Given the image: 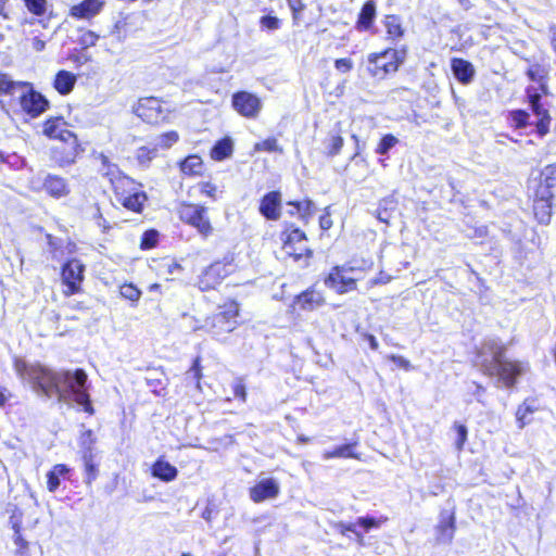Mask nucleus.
Segmentation results:
<instances>
[{
    "label": "nucleus",
    "mask_w": 556,
    "mask_h": 556,
    "mask_svg": "<svg viewBox=\"0 0 556 556\" xmlns=\"http://www.w3.org/2000/svg\"><path fill=\"white\" fill-rule=\"evenodd\" d=\"M119 294L123 299L129 301L132 306H137L140 298H141V290L135 286L132 282H124L119 287Z\"/></svg>",
    "instance_id": "49530a36"
},
{
    "label": "nucleus",
    "mask_w": 556,
    "mask_h": 556,
    "mask_svg": "<svg viewBox=\"0 0 556 556\" xmlns=\"http://www.w3.org/2000/svg\"><path fill=\"white\" fill-rule=\"evenodd\" d=\"M506 352V345L497 339L485 340L476 348L481 372L490 378H498L506 388H513L522 374V366L520 362L507 358Z\"/></svg>",
    "instance_id": "f03ea898"
},
{
    "label": "nucleus",
    "mask_w": 556,
    "mask_h": 556,
    "mask_svg": "<svg viewBox=\"0 0 556 556\" xmlns=\"http://www.w3.org/2000/svg\"><path fill=\"white\" fill-rule=\"evenodd\" d=\"M456 531L455 509H443L440 513V520L435 526V540L439 543H452Z\"/></svg>",
    "instance_id": "4be33fe9"
},
{
    "label": "nucleus",
    "mask_w": 556,
    "mask_h": 556,
    "mask_svg": "<svg viewBox=\"0 0 556 556\" xmlns=\"http://www.w3.org/2000/svg\"><path fill=\"white\" fill-rule=\"evenodd\" d=\"M358 445L357 441L349 442L339 446L333 447L332 450L325 451L323 453L324 459H332V458H353L361 459V454L355 450Z\"/></svg>",
    "instance_id": "2f4dec72"
},
{
    "label": "nucleus",
    "mask_w": 556,
    "mask_h": 556,
    "mask_svg": "<svg viewBox=\"0 0 556 556\" xmlns=\"http://www.w3.org/2000/svg\"><path fill=\"white\" fill-rule=\"evenodd\" d=\"M179 140V135L176 130H169L161 136V144L163 148H170Z\"/></svg>",
    "instance_id": "69168bd1"
},
{
    "label": "nucleus",
    "mask_w": 556,
    "mask_h": 556,
    "mask_svg": "<svg viewBox=\"0 0 556 556\" xmlns=\"http://www.w3.org/2000/svg\"><path fill=\"white\" fill-rule=\"evenodd\" d=\"M76 83V74L67 70H60L53 77L52 87L59 94L67 96L74 90Z\"/></svg>",
    "instance_id": "c85d7f7f"
},
{
    "label": "nucleus",
    "mask_w": 556,
    "mask_h": 556,
    "mask_svg": "<svg viewBox=\"0 0 556 556\" xmlns=\"http://www.w3.org/2000/svg\"><path fill=\"white\" fill-rule=\"evenodd\" d=\"M179 174L182 178H199L204 176L206 166L199 154H188L177 162Z\"/></svg>",
    "instance_id": "b1692460"
},
{
    "label": "nucleus",
    "mask_w": 556,
    "mask_h": 556,
    "mask_svg": "<svg viewBox=\"0 0 556 556\" xmlns=\"http://www.w3.org/2000/svg\"><path fill=\"white\" fill-rule=\"evenodd\" d=\"M286 2L291 13L292 25L308 27L311 24L304 21V11L307 8L305 0H286Z\"/></svg>",
    "instance_id": "58836bf2"
},
{
    "label": "nucleus",
    "mask_w": 556,
    "mask_h": 556,
    "mask_svg": "<svg viewBox=\"0 0 556 556\" xmlns=\"http://www.w3.org/2000/svg\"><path fill=\"white\" fill-rule=\"evenodd\" d=\"M530 114L522 109L511 110L507 114V121L511 128L522 129L529 125Z\"/></svg>",
    "instance_id": "a19ab883"
},
{
    "label": "nucleus",
    "mask_w": 556,
    "mask_h": 556,
    "mask_svg": "<svg viewBox=\"0 0 556 556\" xmlns=\"http://www.w3.org/2000/svg\"><path fill=\"white\" fill-rule=\"evenodd\" d=\"M157 149L147 146L139 147L136 151L135 159L139 165L148 167L150 163L156 157Z\"/></svg>",
    "instance_id": "09e8293b"
},
{
    "label": "nucleus",
    "mask_w": 556,
    "mask_h": 556,
    "mask_svg": "<svg viewBox=\"0 0 556 556\" xmlns=\"http://www.w3.org/2000/svg\"><path fill=\"white\" fill-rule=\"evenodd\" d=\"M453 429L456 432L455 447L458 451H462L467 441V435H468L467 427L463 424L454 422Z\"/></svg>",
    "instance_id": "bf43d9fd"
},
{
    "label": "nucleus",
    "mask_w": 556,
    "mask_h": 556,
    "mask_svg": "<svg viewBox=\"0 0 556 556\" xmlns=\"http://www.w3.org/2000/svg\"><path fill=\"white\" fill-rule=\"evenodd\" d=\"M397 143L399 139L394 135L386 134L380 138L379 142L377 143L375 152L379 155H384Z\"/></svg>",
    "instance_id": "6e6d98bb"
},
{
    "label": "nucleus",
    "mask_w": 556,
    "mask_h": 556,
    "mask_svg": "<svg viewBox=\"0 0 556 556\" xmlns=\"http://www.w3.org/2000/svg\"><path fill=\"white\" fill-rule=\"evenodd\" d=\"M408 48L387 47L381 51L371 52L366 58V73L374 80H386L394 76L407 59Z\"/></svg>",
    "instance_id": "20e7f679"
},
{
    "label": "nucleus",
    "mask_w": 556,
    "mask_h": 556,
    "mask_svg": "<svg viewBox=\"0 0 556 556\" xmlns=\"http://www.w3.org/2000/svg\"><path fill=\"white\" fill-rule=\"evenodd\" d=\"M10 525L14 531V535L22 534V526H23V511L15 507L10 515Z\"/></svg>",
    "instance_id": "052dcab7"
},
{
    "label": "nucleus",
    "mask_w": 556,
    "mask_h": 556,
    "mask_svg": "<svg viewBox=\"0 0 556 556\" xmlns=\"http://www.w3.org/2000/svg\"><path fill=\"white\" fill-rule=\"evenodd\" d=\"M184 271V266L174 257H162L157 263V274L165 276L167 280H174L176 275Z\"/></svg>",
    "instance_id": "4c0bfd02"
},
{
    "label": "nucleus",
    "mask_w": 556,
    "mask_h": 556,
    "mask_svg": "<svg viewBox=\"0 0 556 556\" xmlns=\"http://www.w3.org/2000/svg\"><path fill=\"white\" fill-rule=\"evenodd\" d=\"M42 189L45 192L53 198H66L71 193V186L67 180L55 174H48L42 181Z\"/></svg>",
    "instance_id": "a878e982"
},
{
    "label": "nucleus",
    "mask_w": 556,
    "mask_h": 556,
    "mask_svg": "<svg viewBox=\"0 0 556 556\" xmlns=\"http://www.w3.org/2000/svg\"><path fill=\"white\" fill-rule=\"evenodd\" d=\"M278 240L280 250L294 262H308L314 257V250L308 245L306 232L293 223L282 224Z\"/></svg>",
    "instance_id": "0eeeda50"
},
{
    "label": "nucleus",
    "mask_w": 556,
    "mask_h": 556,
    "mask_svg": "<svg viewBox=\"0 0 556 556\" xmlns=\"http://www.w3.org/2000/svg\"><path fill=\"white\" fill-rule=\"evenodd\" d=\"M92 434V430L90 429L85 431L84 435L90 439V444L84 447L80 453L84 466V482L86 485H91L100 475L99 463L96 459V455L93 454V448L91 446L94 443Z\"/></svg>",
    "instance_id": "aec40b11"
},
{
    "label": "nucleus",
    "mask_w": 556,
    "mask_h": 556,
    "mask_svg": "<svg viewBox=\"0 0 556 556\" xmlns=\"http://www.w3.org/2000/svg\"><path fill=\"white\" fill-rule=\"evenodd\" d=\"M325 143H326L325 155L327 157H333L341 152L343 144H344V139H343L342 135L338 131L336 134H331L325 140Z\"/></svg>",
    "instance_id": "37998d69"
},
{
    "label": "nucleus",
    "mask_w": 556,
    "mask_h": 556,
    "mask_svg": "<svg viewBox=\"0 0 556 556\" xmlns=\"http://www.w3.org/2000/svg\"><path fill=\"white\" fill-rule=\"evenodd\" d=\"M105 7V0H81L70 7L68 16L75 21H90L99 15Z\"/></svg>",
    "instance_id": "412c9836"
},
{
    "label": "nucleus",
    "mask_w": 556,
    "mask_h": 556,
    "mask_svg": "<svg viewBox=\"0 0 556 556\" xmlns=\"http://www.w3.org/2000/svg\"><path fill=\"white\" fill-rule=\"evenodd\" d=\"M526 75L530 80L539 84V89L543 94L548 93V70L546 66L540 63H534L527 68Z\"/></svg>",
    "instance_id": "c9c22d12"
},
{
    "label": "nucleus",
    "mask_w": 556,
    "mask_h": 556,
    "mask_svg": "<svg viewBox=\"0 0 556 556\" xmlns=\"http://www.w3.org/2000/svg\"><path fill=\"white\" fill-rule=\"evenodd\" d=\"M163 99L154 96L141 97L132 108V113L142 122L160 125L167 121V110Z\"/></svg>",
    "instance_id": "9d476101"
},
{
    "label": "nucleus",
    "mask_w": 556,
    "mask_h": 556,
    "mask_svg": "<svg viewBox=\"0 0 556 556\" xmlns=\"http://www.w3.org/2000/svg\"><path fill=\"white\" fill-rule=\"evenodd\" d=\"M267 14H264L258 20V25L262 30L275 31L281 28L282 20L274 14L271 9L267 10Z\"/></svg>",
    "instance_id": "c03bdc74"
},
{
    "label": "nucleus",
    "mask_w": 556,
    "mask_h": 556,
    "mask_svg": "<svg viewBox=\"0 0 556 556\" xmlns=\"http://www.w3.org/2000/svg\"><path fill=\"white\" fill-rule=\"evenodd\" d=\"M232 109L242 117L248 119L256 118L262 111V100L256 94L240 90L231 96Z\"/></svg>",
    "instance_id": "ddd939ff"
},
{
    "label": "nucleus",
    "mask_w": 556,
    "mask_h": 556,
    "mask_svg": "<svg viewBox=\"0 0 556 556\" xmlns=\"http://www.w3.org/2000/svg\"><path fill=\"white\" fill-rule=\"evenodd\" d=\"M159 241L160 232L154 228H150L142 232L139 248L142 251L152 250L159 244Z\"/></svg>",
    "instance_id": "de8ad7c7"
},
{
    "label": "nucleus",
    "mask_w": 556,
    "mask_h": 556,
    "mask_svg": "<svg viewBox=\"0 0 556 556\" xmlns=\"http://www.w3.org/2000/svg\"><path fill=\"white\" fill-rule=\"evenodd\" d=\"M280 492L278 483L273 478L260 480L249 489V496L254 503L275 498Z\"/></svg>",
    "instance_id": "393cba45"
},
{
    "label": "nucleus",
    "mask_w": 556,
    "mask_h": 556,
    "mask_svg": "<svg viewBox=\"0 0 556 556\" xmlns=\"http://www.w3.org/2000/svg\"><path fill=\"white\" fill-rule=\"evenodd\" d=\"M553 200L554 192L540 191L533 189L531 201H532V215L538 224L547 226L552 222L553 217Z\"/></svg>",
    "instance_id": "a211bd4d"
},
{
    "label": "nucleus",
    "mask_w": 556,
    "mask_h": 556,
    "mask_svg": "<svg viewBox=\"0 0 556 556\" xmlns=\"http://www.w3.org/2000/svg\"><path fill=\"white\" fill-rule=\"evenodd\" d=\"M556 187V163L547 164L539 175L534 189L545 192H553Z\"/></svg>",
    "instance_id": "f704fd0d"
},
{
    "label": "nucleus",
    "mask_w": 556,
    "mask_h": 556,
    "mask_svg": "<svg viewBox=\"0 0 556 556\" xmlns=\"http://www.w3.org/2000/svg\"><path fill=\"white\" fill-rule=\"evenodd\" d=\"M130 27V15L121 14L111 27L110 34L118 40L126 38Z\"/></svg>",
    "instance_id": "79ce46f5"
},
{
    "label": "nucleus",
    "mask_w": 556,
    "mask_h": 556,
    "mask_svg": "<svg viewBox=\"0 0 556 556\" xmlns=\"http://www.w3.org/2000/svg\"><path fill=\"white\" fill-rule=\"evenodd\" d=\"M233 397L241 403H245L248 399L247 386L244 378L237 377L231 384Z\"/></svg>",
    "instance_id": "4d7b16f0"
},
{
    "label": "nucleus",
    "mask_w": 556,
    "mask_h": 556,
    "mask_svg": "<svg viewBox=\"0 0 556 556\" xmlns=\"http://www.w3.org/2000/svg\"><path fill=\"white\" fill-rule=\"evenodd\" d=\"M354 267L346 265H334L330 268L324 278V283L337 294H345L357 290V279L348 277V271H353Z\"/></svg>",
    "instance_id": "f8f14e48"
},
{
    "label": "nucleus",
    "mask_w": 556,
    "mask_h": 556,
    "mask_svg": "<svg viewBox=\"0 0 556 556\" xmlns=\"http://www.w3.org/2000/svg\"><path fill=\"white\" fill-rule=\"evenodd\" d=\"M23 84L24 81H15L11 79L9 74L0 72V97L13 96Z\"/></svg>",
    "instance_id": "a18cd8bd"
},
{
    "label": "nucleus",
    "mask_w": 556,
    "mask_h": 556,
    "mask_svg": "<svg viewBox=\"0 0 556 556\" xmlns=\"http://www.w3.org/2000/svg\"><path fill=\"white\" fill-rule=\"evenodd\" d=\"M41 134L50 140H58L60 142L78 138L77 135L70 129V124L63 115L47 117L41 124Z\"/></svg>",
    "instance_id": "4468645a"
},
{
    "label": "nucleus",
    "mask_w": 556,
    "mask_h": 556,
    "mask_svg": "<svg viewBox=\"0 0 556 556\" xmlns=\"http://www.w3.org/2000/svg\"><path fill=\"white\" fill-rule=\"evenodd\" d=\"M235 270L236 266L232 258L215 260L202 269L197 277L195 285L203 292L216 290Z\"/></svg>",
    "instance_id": "6e6552de"
},
{
    "label": "nucleus",
    "mask_w": 556,
    "mask_h": 556,
    "mask_svg": "<svg viewBox=\"0 0 556 556\" xmlns=\"http://www.w3.org/2000/svg\"><path fill=\"white\" fill-rule=\"evenodd\" d=\"M326 304V298L323 291L311 286L296 294L291 304V312H313Z\"/></svg>",
    "instance_id": "6ab92c4d"
},
{
    "label": "nucleus",
    "mask_w": 556,
    "mask_h": 556,
    "mask_svg": "<svg viewBox=\"0 0 556 556\" xmlns=\"http://www.w3.org/2000/svg\"><path fill=\"white\" fill-rule=\"evenodd\" d=\"M287 205L292 207V210L288 211V214L291 217L298 216L304 224H308L317 211L315 203L307 198L303 200H290L287 202Z\"/></svg>",
    "instance_id": "bb28decb"
},
{
    "label": "nucleus",
    "mask_w": 556,
    "mask_h": 556,
    "mask_svg": "<svg viewBox=\"0 0 556 556\" xmlns=\"http://www.w3.org/2000/svg\"><path fill=\"white\" fill-rule=\"evenodd\" d=\"M319 227L323 230H328L332 227V219L329 212H326L319 216Z\"/></svg>",
    "instance_id": "774afa93"
},
{
    "label": "nucleus",
    "mask_w": 556,
    "mask_h": 556,
    "mask_svg": "<svg viewBox=\"0 0 556 556\" xmlns=\"http://www.w3.org/2000/svg\"><path fill=\"white\" fill-rule=\"evenodd\" d=\"M85 265L78 258H68L63 263L60 270L62 293L65 298H70L83 292V283L85 280Z\"/></svg>",
    "instance_id": "1a4fd4ad"
},
{
    "label": "nucleus",
    "mask_w": 556,
    "mask_h": 556,
    "mask_svg": "<svg viewBox=\"0 0 556 556\" xmlns=\"http://www.w3.org/2000/svg\"><path fill=\"white\" fill-rule=\"evenodd\" d=\"M354 67V62L351 58H340L334 60V68L341 73H350Z\"/></svg>",
    "instance_id": "0e129e2a"
},
{
    "label": "nucleus",
    "mask_w": 556,
    "mask_h": 556,
    "mask_svg": "<svg viewBox=\"0 0 556 556\" xmlns=\"http://www.w3.org/2000/svg\"><path fill=\"white\" fill-rule=\"evenodd\" d=\"M203 367L201 365V357L195 356L192 359L190 368L187 370V376H190L198 390H201V380L203 378Z\"/></svg>",
    "instance_id": "864d4df0"
},
{
    "label": "nucleus",
    "mask_w": 556,
    "mask_h": 556,
    "mask_svg": "<svg viewBox=\"0 0 556 556\" xmlns=\"http://www.w3.org/2000/svg\"><path fill=\"white\" fill-rule=\"evenodd\" d=\"M39 363L29 364L21 357L13 358V368L21 379H28L36 374Z\"/></svg>",
    "instance_id": "ea45409f"
},
{
    "label": "nucleus",
    "mask_w": 556,
    "mask_h": 556,
    "mask_svg": "<svg viewBox=\"0 0 556 556\" xmlns=\"http://www.w3.org/2000/svg\"><path fill=\"white\" fill-rule=\"evenodd\" d=\"M13 540L16 545V555L17 556H30L29 543L24 539V536L22 534L14 535Z\"/></svg>",
    "instance_id": "e2e57ef3"
},
{
    "label": "nucleus",
    "mask_w": 556,
    "mask_h": 556,
    "mask_svg": "<svg viewBox=\"0 0 556 556\" xmlns=\"http://www.w3.org/2000/svg\"><path fill=\"white\" fill-rule=\"evenodd\" d=\"M24 7L34 16L41 17L47 13L48 0H22Z\"/></svg>",
    "instance_id": "603ef678"
},
{
    "label": "nucleus",
    "mask_w": 556,
    "mask_h": 556,
    "mask_svg": "<svg viewBox=\"0 0 556 556\" xmlns=\"http://www.w3.org/2000/svg\"><path fill=\"white\" fill-rule=\"evenodd\" d=\"M56 396L59 400L75 403L90 416L96 413L89 393L88 375L83 368H76L75 370H61L60 389Z\"/></svg>",
    "instance_id": "7ed1b4c3"
},
{
    "label": "nucleus",
    "mask_w": 556,
    "mask_h": 556,
    "mask_svg": "<svg viewBox=\"0 0 556 556\" xmlns=\"http://www.w3.org/2000/svg\"><path fill=\"white\" fill-rule=\"evenodd\" d=\"M72 469L65 464H56L47 472V489L54 493L61 484V479H67Z\"/></svg>",
    "instance_id": "473e14b6"
},
{
    "label": "nucleus",
    "mask_w": 556,
    "mask_h": 556,
    "mask_svg": "<svg viewBox=\"0 0 556 556\" xmlns=\"http://www.w3.org/2000/svg\"><path fill=\"white\" fill-rule=\"evenodd\" d=\"M376 18V4L374 0H367L361 8L356 20V29L359 31L370 30Z\"/></svg>",
    "instance_id": "7c9ffc66"
},
{
    "label": "nucleus",
    "mask_w": 556,
    "mask_h": 556,
    "mask_svg": "<svg viewBox=\"0 0 556 556\" xmlns=\"http://www.w3.org/2000/svg\"><path fill=\"white\" fill-rule=\"evenodd\" d=\"M451 70L454 77L463 85L471 83L476 73L473 65L462 58H453L451 60Z\"/></svg>",
    "instance_id": "c756f323"
},
{
    "label": "nucleus",
    "mask_w": 556,
    "mask_h": 556,
    "mask_svg": "<svg viewBox=\"0 0 556 556\" xmlns=\"http://www.w3.org/2000/svg\"><path fill=\"white\" fill-rule=\"evenodd\" d=\"M240 317V302L233 298H228L218 305L216 313L205 319L204 328L213 338L224 341L229 333L241 325Z\"/></svg>",
    "instance_id": "39448f33"
},
{
    "label": "nucleus",
    "mask_w": 556,
    "mask_h": 556,
    "mask_svg": "<svg viewBox=\"0 0 556 556\" xmlns=\"http://www.w3.org/2000/svg\"><path fill=\"white\" fill-rule=\"evenodd\" d=\"M18 96L22 112L29 118H37L50 109V101L33 84L24 81Z\"/></svg>",
    "instance_id": "9b49d317"
},
{
    "label": "nucleus",
    "mask_w": 556,
    "mask_h": 556,
    "mask_svg": "<svg viewBox=\"0 0 556 556\" xmlns=\"http://www.w3.org/2000/svg\"><path fill=\"white\" fill-rule=\"evenodd\" d=\"M390 203V201L381 202L375 213L376 218L379 222L384 223L387 225H389L391 219L393 218V207L388 206V204Z\"/></svg>",
    "instance_id": "13d9d810"
},
{
    "label": "nucleus",
    "mask_w": 556,
    "mask_h": 556,
    "mask_svg": "<svg viewBox=\"0 0 556 556\" xmlns=\"http://www.w3.org/2000/svg\"><path fill=\"white\" fill-rule=\"evenodd\" d=\"M382 24L384 26L388 40L397 41L405 34L402 20L396 14H387L382 21Z\"/></svg>",
    "instance_id": "72a5a7b5"
},
{
    "label": "nucleus",
    "mask_w": 556,
    "mask_h": 556,
    "mask_svg": "<svg viewBox=\"0 0 556 556\" xmlns=\"http://www.w3.org/2000/svg\"><path fill=\"white\" fill-rule=\"evenodd\" d=\"M254 151L268 153H282L283 149L279 146L275 137H268L254 144Z\"/></svg>",
    "instance_id": "3c124183"
},
{
    "label": "nucleus",
    "mask_w": 556,
    "mask_h": 556,
    "mask_svg": "<svg viewBox=\"0 0 556 556\" xmlns=\"http://www.w3.org/2000/svg\"><path fill=\"white\" fill-rule=\"evenodd\" d=\"M199 192L201 195L217 201L220 198L222 190L218 186L211 180H203L198 184Z\"/></svg>",
    "instance_id": "8fccbe9b"
},
{
    "label": "nucleus",
    "mask_w": 556,
    "mask_h": 556,
    "mask_svg": "<svg viewBox=\"0 0 556 556\" xmlns=\"http://www.w3.org/2000/svg\"><path fill=\"white\" fill-rule=\"evenodd\" d=\"M357 526H358L357 520L355 522H339L338 529H339L340 533L343 535L346 533L357 534V531H356Z\"/></svg>",
    "instance_id": "338daca9"
},
{
    "label": "nucleus",
    "mask_w": 556,
    "mask_h": 556,
    "mask_svg": "<svg viewBox=\"0 0 556 556\" xmlns=\"http://www.w3.org/2000/svg\"><path fill=\"white\" fill-rule=\"evenodd\" d=\"M81 152L78 138L60 142L50 151V161L54 167L66 168L76 163Z\"/></svg>",
    "instance_id": "2eb2a0df"
},
{
    "label": "nucleus",
    "mask_w": 556,
    "mask_h": 556,
    "mask_svg": "<svg viewBox=\"0 0 556 556\" xmlns=\"http://www.w3.org/2000/svg\"><path fill=\"white\" fill-rule=\"evenodd\" d=\"M176 215L180 223L193 229L203 241L215 236L216 228L205 204L182 200L176 205Z\"/></svg>",
    "instance_id": "423d86ee"
},
{
    "label": "nucleus",
    "mask_w": 556,
    "mask_h": 556,
    "mask_svg": "<svg viewBox=\"0 0 556 556\" xmlns=\"http://www.w3.org/2000/svg\"><path fill=\"white\" fill-rule=\"evenodd\" d=\"M389 521V518L387 516H381L380 518L371 517V516H365V517H358L357 523L359 527H362L366 532H368L371 529H378L381 527V525Z\"/></svg>",
    "instance_id": "5fc2aeb1"
},
{
    "label": "nucleus",
    "mask_w": 556,
    "mask_h": 556,
    "mask_svg": "<svg viewBox=\"0 0 556 556\" xmlns=\"http://www.w3.org/2000/svg\"><path fill=\"white\" fill-rule=\"evenodd\" d=\"M61 370H52L39 363L36 374L31 376L30 383L37 388L45 396L56 395L60 389Z\"/></svg>",
    "instance_id": "dca6fc26"
},
{
    "label": "nucleus",
    "mask_w": 556,
    "mask_h": 556,
    "mask_svg": "<svg viewBox=\"0 0 556 556\" xmlns=\"http://www.w3.org/2000/svg\"><path fill=\"white\" fill-rule=\"evenodd\" d=\"M100 174L109 182L116 202L127 212L142 214L149 200L143 185L127 175L116 163L103 153L98 156Z\"/></svg>",
    "instance_id": "f257e3e1"
},
{
    "label": "nucleus",
    "mask_w": 556,
    "mask_h": 556,
    "mask_svg": "<svg viewBox=\"0 0 556 556\" xmlns=\"http://www.w3.org/2000/svg\"><path fill=\"white\" fill-rule=\"evenodd\" d=\"M150 473L153 478L167 483L177 478L178 470L174 465L161 456L152 463Z\"/></svg>",
    "instance_id": "cd10ccee"
},
{
    "label": "nucleus",
    "mask_w": 556,
    "mask_h": 556,
    "mask_svg": "<svg viewBox=\"0 0 556 556\" xmlns=\"http://www.w3.org/2000/svg\"><path fill=\"white\" fill-rule=\"evenodd\" d=\"M258 212L267 220H278L281 216V192L273 190L265 193L260 200Z\"/></svg>",
    "instance_id": "5701e85b"
},
{
    "label": "nucleus",
    "mask_w": 556,
    "mask_h": 556,
    "mask_svg": "<svg viewBox=\"0 0 556 556\" xmlns=\"http://www.w3.org/2000/svg\"><path fill=\"white\" fill-rule=\"evenodd\" d=\"M526 94L531 111L538 116V121L535 123L536 134L540 137H544L549 132L552 117L548 110L541 103L543 93L542 91L539 92L538 89L533 87H527Z\"/></svg>",
    "instance_id": "f3484780"
},
{
    "label": "nucleus",
    "mask_w": 556,
    "mask_h": 556,
    "mask_svg": "<svg viewBox=\"0 0 556 556\" xmlns=\"http://www.w3.org/2000/svg\"><path fill=\"white\" fill-rule=\"evenodd\" d=\"M233 153V143L229 137L217 140L210 150V157L220 162L230 157Z\"/></svg>",
    "instance_id": "e433bc0d"
},
{
    "label": "nucleus",
    "mask_w": 556,
    "mask_h": 556,
    "mask_svg": "<svg viewBox=\"0 0 556 556\" xmlns=\"http://www.w3.org/2000/svg\"><path fill=\"white\" fill-rule=\"evenodd\" d=\"M99 38L100 36L96 31L86 29L79 35V43L84 48L94 47L99 41Z\"/></svg>",
    "instance_id": "680f3d73"
}]
</instances>
